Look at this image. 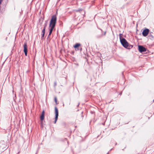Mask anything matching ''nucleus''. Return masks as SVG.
Listing matches in <instances>:
<instances>
[{
    "label": "nucleus",
    "mask_w": 154,
    "mask_h": 154,
    "mask_svg": "<svg viewBox=\"0 0 154 154\" xmlns=\"http://www.w3.org/2000/svg\"><path fill=\"white\" fill-rule=\"evenodd\" d=\"M57 17L55 15H54L52 17L50 22L49 27L51 28L49 29V33L48 36V38H50V36L52 33L53 29L55 26L56 23Z\"/></svg>",
    "instance_id": "1"
},
{
    "label": "nucleus",
    "mask_w": 154,
    "mask_h": 154,
    "mask_svg": "<svg viewBox=\"0 0 154 154\" xmlns=\"http://www.w3.org/2000/svg\"><path fill=\"white\" fill-rule=\"evenodd\" d=\"M122 34H119L120 42L123 47L126 48H128V43L125 38H122Z\"/></svg>",
    "instance_id": "2"
},
{
    "label": "nucleus",
    "mask_w": 154,
    "mask_h": 154,
    "mask_svg": "<svg viewBox=\"0 0 154 154\" xmlns=\"http://www.w3.org/2000/svg\"><path fill=\"white\" fill-rule=\"evenodd\" d=\"M55 117L54 123L55 124L58 119V109L56 107H55Z\"/></svg>",
    "instance_id": "3"
},
{
    "label": "nucleus",
    "mask_w": 154,
    "mask_h": 154,
    "mask_svg": "<svg viewBox=\"0 0 154 154\" xmlns=\"http://www.w3.org/2000/svg\"><path fill=\"white\" fill-rule=\"evenodd\" d=\"M138 50L141 53L145 52L146 50V48H145L141 45L138 46Z\"/></svg>",
    "instance_id": "4"
},
{
    "label": "nucleus",
    "mask_w": 154,
    "mask_h": 154,
    "mask_svg": "<svg viewBox=\"0 0 154 154\" xmlns=\"http://www.w3.org/2000/svg\"><path fill=\"white\" fill-rule=\"evenodd\" d=\"M24 51L26 56L27 54V44L26 43H25L23 45Z\"/></svg>",
    "instance_id": "5"
},
{
    "label": "nucleus",
    "mask_w": 154,
    "mask_h": 154,
    "mask_svg": "<svg viewBox=\"0 0 154 154\" xmlns=\"http://www.w3.org/2000/svg\"><path fill=\"white\" fill-rule=\"evenodd\" d=\"M149 31V29H147L144 30L142 32L143 35L144 36H146L148 34Z\"/></svg>",
    "instance_id": "6"
},
{
    "label": "nucleus",
    "mask_w": 154,
    "mask_h": 154,
    "mask_svg": "<svg viewBox=\"0 0 154 154\" xmlns=\"http://www.w3.org/2000/svg\"><path fill=\"white\" fill-rule=\"evenodd\" d=\"M46 26H47V24H45V26H44L43 29L42 30V36L41 37L42 39H43V38H44V36L45 33V29Z\"/></svg>",
    "instance_id": "7"
},
{
    "label": "nucleus",
    "mask_w": 154,
    "mask_h": 154,
    "mask_svg": "<svg viewBox=\"0 0 154 154\" xmlns=\"http://www.w3.org/2000/svg\"><path fill=\"white\" fill-rule=\"evenodd\" d=\"M44 114H45V111L43 110L42 111V114L40 117V119L42 121L44 119Z\"/></svg>",
    "instance_id": "8"
},
{
    "label": "nucleus",
    "mask_w": 154,
    "mask_h": 154,
    "mask_svg": "<svg viewBox=\"0 0 154 154\" xmlns=\"http://www.w3.org/2000/svg\"><path fill=\"white\" fill-rule=\"evenodd\" d=\"M81 45L79 43H76L73 46V47L75 48H77L78 50H79L78 48Z\"/></svg>",
    "instance_id": "9"
},
{
    "label": "nucleus",
    "mask_w": 154,
    "mask_h": 154,
    "mask_svg": "<svg viewBox=\"0 0 154 154\" xmlns=\"http://www.w3.org/2000/svg\"><path fill=\"white\" fill-rule=\"evenodd\" d=\"M133 47V46L131 45H128V46L127 48L128 49H131Z\"/></svg>",
    "instance_id": "10"
},
{
    "label": "nucleus",
    "mask_w": 154,
    "mask_h": 154,
    "mask_svg": "<svg viewBox=\"0 0 154 154\" xmlns=\"http://www.w3.org/2000/svg\"><path fill=\"white\" fill-rule=\"evenodd\" d=\"M54 100H55V101L56 102V103H57V99L56 97H55V98H54Z\"/></svg>",
    "instance_id": "11"
},
{
    "label": "nucleus",
    "mask_w": 154,
    "mask_h": 154,
    "mask_svg": "<svg viewBox=\"0 0 154 154\" xmlns=\"http://www.w3.org/2000/svg\"><path fill=\"white\" fill-rule=\"evenodd\" d=\"M2 0H0V5L1 4Z\"/></svg>",
    "instance_id": "12"
},
{
    "label": "nucleus",
    "mask_w": 154,
    "mask_h": 154,
    "mask_svg": "<svg viewBox=\"0 0 154 154\" xmlns=\"http://www.w3.org/2000/svg\"><path fill=\"white\" fill-rule=\"evenodd\" d=\"M153 101L154 102V100H153Z\"/></svg>",
    "instance_id": "13"
}]
</instances>
